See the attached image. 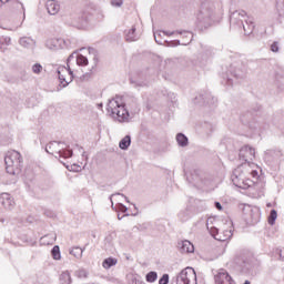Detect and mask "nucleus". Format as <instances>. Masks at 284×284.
<instances>
[{"instance_id": "f257e3e1", "label": "nucleus", "mask_w": 284, "mask_h": 284, "mask_svg": "<svg viewBox=\"0 0 284 284\" xmlns=\"http://www.w3.org/2000/svg\"><path fill=\"white\" fill-rule=\"evenodd\" d=\"M106 112L119 123H130L134 119V113L139 112V104L136 103V99H132L130 104L125 103L123 98L115 97L109 100Z\"/></svg>"}, {"instance_id": "f03ea898", "label": "nucleus", "mask_w": 284, "mask_h": 284, "mask_svg": "<svg viewBox=\"0 0 284 284\" xmlns=\"http://www.w3.org/2000/svg\"><path fill=\"white\" fill-rule=\"evenodd\" d=\"M230 23L235 28H243L244 34L254 32V20L247 17V12L244 10L233 11L230 16Z\"/></svg>"}, {"instance_id": "7ed1b4c3", "label": "nucleus", "mask_w": 284, "mask_h": 284, "mask_svg": "<svg viewBox=\"0 0 284 284\" xmlns=\"http://www.w3.org/2000/svg\"><path fill=\"white\" fill-rule=\"evenodd\" d=\"M4 164L8 174H12L13 176L21 172V168H23V158H21V153L19 151H9L4 156Z\"/></svg>"}, {"instance_id": "20e7f679", "label": "nucleus", "mask_w": 284, "mask_h": 284, "mask_svg": "<svg viewBox=\"0 0 284 284\" xmlns=\"http://www.w3.org/2000/svg\"><path fill=\"white\" fill-rule=\"evenodd\" d=\"M64 142H51L45 146L48 154H58L60 159H70L72 156V150Z\"/></svg>"}, {"instance_id": "39448f33", "label": "nucleus", "mask_w": 284, "mask_h": 284, "mask_svg": "<svg viewBox=\"0 0 284 284\" xmlns=\"http://www.w3.org/2000/svg\"><path fill=\"white\" fill-rule=\"evenodd\" d=\"M212 9H202L196 16V27L199 30H207L216 21Z\"/></svg>"}, {"instance_id": "423d86ee", "label": "nucleus", "mask_w": 284, "mask_h": 284, "mask_svg": "<svg viewBox=\"0 0 284 284\" xmlns=\"http://www.w3.org/2000/svg\"><path fill=\"white\" fill-rule=\"evenodd\" d=\"M243 166H239L233 171V174L231 176L232 183L235 185V187H240L241 190H247V187L252 186V180L247 178V173L243 172Z\"/></svg>"}, {"instance_id": "0eeeda50", "label": "nucleus", "mask_w": 284, "mask_h": 284, "mask_svg": "<svg viewBox=\"0 0 284 284\" xmlns=\"http://www.w3.org/2000/svg\"><path fill=\"white\" fill-rule=\"evenodd\" d=\"M214 223V219L210 217L206 221V227L211 234V236H213V239H215V241H230V239H232L233 233H232V229L230 230H224L221 233L219 232V229L216 226L213 225Z\"/></svg>"}, {"instance_id": "6e6552de", "label": "nucleus", "mask_w": 284, "mask_h": 284, "mask_svg": "<svg viewBox=\"0 0 284 284\" xmlns=\"http://www.w3.org/2000/svg\"><path fill=\"white\" fill-rule=\"evenodd\" d=\"M243 215L248 225H256L261 221V209L246 204L243 207Z\"/></svg>"}, {"instance_id": "1a4fd4ad", "label": "nucleus", "mask_w": 284, "mask_h": 284, "mask_svg": "<svg viewBox=\"0 0 284 284\" xmlns=\"http://www.w3.org/2000/svg\"><path fill=\"white\" fill-rule=\"evenodd\" d=\"M239 156L240 161H244V164H242L241 168L247 169L251 165H254L252 161H254L256 156V151L250 145H244L241 148Z\"/></svg>"}, {"instance_id": "9d476101", "label": "nucleus", "mask_w": 284, "mask_h": 284, "mask_svg": "<svg viewBox=\"0 0 284 284\" xmlns=\"http://www.w3.org/2000/svg\"><path fill=\"white\" fill-rule=\"evenodd\" d=\"M176 284H197L196 271L192 267L182 270L176 276Z\"/></svg>"}, {"instance_id": "9b49d317", "label": "nucleus", "mask_w": 284, "mask_h": 284, "mask_svg": "<svg viewBox=\"0 0 284 284\" xmlns=\"http://www.w3.org/2000/svg\"><path fill=\"white\" fill-rule=\"evenodd\" d=\"M57 72H58V79H59L62 88H68V85H70L72 79H74L72 70H70L65 67H59Z\"/></svg>"}, {"instance_id": "f8f14e48", "label": "nucleus", "mask_w": 284, "mask_h": 284, "mask_svg": "<svg viewBox=\"0 0 284 284\" xmlns=\"http://www.w3.org/2000/svg\"><path fill=\"white\" fill-rule=\"evenodd\" d=\"M163 37H172V34H181L182 37H184V39H187L186 41L182 42L180 40H176L175 43L176 45H190V43H192V39L194 36H192V32L190 31H173V32H169V31H162Z\"/></svg>"}, {"instance_id": "ddd939ff", "label": "nucleus", "mask_w": 284, "mask_h": 284, "mask_svg": "<svg viewBox=\"0 0 284 284\" xmlns=\"http://www.w3.org/2000/svg\"><path fill=\"white\" fill-rule=\"evenodd\" d=\"M215 284H234V280L224 268H220L214 275Z\"/></svg>"}, {"instance_id": "4468645a", "label": "nucleus", "mask_w": 284, "mask_h": 284, "mask_svg": "<svg viewBox=\"0 0 284 284\" xmlns=\"http://www.w3.org/2000/svg\"><path fill=\"white\" fill-rule=\"evenodd\" d=\"M0 203L4 206V210H12L14 207V197L9 193H1Z\"/></svg>"}, {"instance_id": "2eb2a0df", "label": "nucleus", "mask_w": 284, "mask_h": 284, "mask_svg": "<svg viewBox=\"0 0 284 284\" xmlns=\"http://www.w3.org/2000/svg\"><path fill=\"white\" fill-rule=\"evenodd\" d=\"M189 181L195 187H205V185H207V180L203 179V176L199 175L196 172L191 174V178H189Z\"/></svg>"}, {"instance_id": "dca6fc26", "label": "nucleus", "mask_w": 284, "mask_h": 284, "mask_svg": "<svg viewBox=\"0 0 284 284\" xmlns=\"http://www.w3.org/2000/svg\"><path fill=\"white\" fill-rule=\"evenodd\" d=\"M19 44L21 48H26L27 50H34L37 41L30 37H22L19 39Z\"/></svg>"}, {"instance_id": "f3484780", "label": "nucleus", "mask_w": 284, "mask_h": 284, "mask_svg": "<svg viewBox=\"0 0 284 284\" xmlns=\"http://www.w3.org/2000/svg\"><path fill=\"white\" fill-rule=\"evenodd\" d=\"M47 11L49 14L54 16L59 14V10H61V4L57 2L55 0H48L45 3Z\"/></svg>"}, {"instance_id": "a211bd4d", "label": "nucleus", "mask_w": 284, "mask_h": 284, "mask_svg": "<svg viewBox=\"0 0 284 284\" xmlns=\"http://www.w3.org/2000/svg\"><path fill=\"white\" fill-rule=\"evenodd\" d=\"M179 247L182 254H192L194 252V244L187 240L179 242Z\"/></svg>"}, {"instance_id": "6ab92c4d", "label": "nucleus", "mask_w": 284, "mask_h": 284, "mask_svg": "<svg viewBox=\"0 0 284 284\" xmlns=\"http://www.w3.org/2000/svg\"><path fill=\"white\" fill-rule=\"evenodd\" d=\"M119 263V260L116 257H106L102 262V267L104 270H110L111 267H114Z\"/></svg>"}, {"instance_id": "aec40b11", "label": "nucleus", "mask_w": 284, "mask_h": 284, "mask_svg": "<svg viewBox=\"0 0 284 284\" xmlns=\"http://www.w3.org/2000/svg\"><path fill=\"white\" fill-rule=\"evenodd\" d=\"M139 33H136V27H132L125 34L126 41H139Z\"/></svg>"}, {"instance_id": "412c9836", "label": "nucleus", "mask_w": 284, "mask_h": 284, "mask_svg": "<svg viewBox=\"0 0 284 284\" xmlns=\"http://www.w3.org/2000/svg\"><path fill=\"white\" fill-rule=\"evenodd\" d=\"M131 143H132V138L130 135H126L120 141L119 148L120 150H128Z\"/></svg>"}, {"instance_id": "4be33fe9", "label": "nucleus", "mask_w": 284, "mask_h": 284, "mask_svg": "<svg viewBox=\"0 0 284 284\" xmlns=\"http://www.w3.org/2000/svg\"><path fill=\"white\" fill-rule=\"evenodd\" d=\"M176 141L180 148H187L189 140H187V136H185V134L178 133Z\"/></svg>"}, {"instance_id": "5701e85b", "label": "nucleus", "mask_w": 284, "mask_h": 284, "mask_svg": "<svg viewBox=\"0 0 284 284\" xmlns=\"http://www.w3.org/2000/svg\"><path fill=\"white\" fill-rule=\"evenodd\" d=\"M60 281L62 284H72V276L69 271H64L60 275Z\"/></svg>"}, {"instance_id": "b1692460", "label": "nucleus", "mask_w": 284, "mask_h": 284, "mask_svg": "<svg viewBox=\"0 0 284 284\" xmlns=\"http://www.w3.org/2000/svg\"><path fill=\"white\" fill-rule=\"evenodd\" d=\"M53 43H58V50H59V48L61 50H63L65 48H70V40H65V39H62V38L55 39L53 41Z\"/></svg>"}, {"instance_id": "393cba45", "label": "nucleus", "mask_w": 284, "mask_h": 284, "mask_svg": "<svg viewBox=\"0 0 284 284\" xmlns=\"http://www.w3.org/2000/svg\"><path fill=\"white\" fill-rule=\"evenodd\" d=\"M245 67H239L234 70L233 77H235V79H243L245 77Z\"/></svg>"}, {"instance_id": "a878e982", "label": "nucleus", "mask_w": 284, "mask_h": 284, "mask_svg": "<svg viewBox=\"0 0 284 284\" xmlns=\"http://www.w3.org/2000/svg\"><path fill=\"white\" fill-rule=\"evenodd\" d=\"M266 156H272L273 161H278L283 156V153L281 151L271 150L266 152Z\"/></svg>"}, {"instance_id": "bb28decb", "label": "nucleus", "mask_w": 284, "mask_h": 284, "mask_svg": "<svg viewBox=\"0 0 284 284\" xmlns=\"http://www.w3.org/2000/svg\"><path fill=\"white\" fill-rule=\"evenodd\" d=\"M156 278H159V274L154 271H151L145 275L146 283H155Z\"/></svg>"}, {"instance_id": "cd10ccee", "label": "nucleus", "mask_w": 284, "mask_h": 284, "mask_svg": "<svg viewBox=\"0 0 284 284\" xmlns=\"http://www.w3.org/2000/svg\"><path fill=\"white\" fill-rule=\"evenodd\" d=\"M51 254L54 261H61V250L59 248V245L53 246Z\"/></svg>"}, {"instance_id": "c85d7f7f", "label": "nucleus", "mask_w": 284, "mask_h": 284, "mask_svg": "<svg viewBox=\"0 0 284 284\" xmlns=\"http://www.w3.org/2000/svg\"><path fill=\"white\" fill-rule=\"evenodd\" d=\"M89 61H88V57L83 55V54H78L77 55V64L78 65H88Z\"/></svg>"}, {"instance_id": "c756f323", "label": "nucleus", "mask_w": 284, "mask_h": 284, "mask_svg": "<svg viewBox=\"0 0 284 284\" xmlns=\"http://www.w3.org/2000/svg\"><path fill=\"white\" fill-rule=\"evenodd\" d=\"M75 276L78 278H88L90 276V273L85 268H80L75 271Z\"/></svg>"}, {"instance_id": "7c9ffc66", "label": "nucleus", "mask_w": 284, "mask_h": 284, "mask_svg": "<svg viewBox=\"0 0 284 284\" xmlns=\"http://www.w3.org/2000/svg\"><path fill=\"white\" fill-rule=\"evenodd\" d=\"M70 254L75 256V258H81L83 256V250L81 247H74L70 251Z\"/></svg>"}, {"instance_id": "2f4dec72", "label": "nucleus", "mask_w": 284, "mask_h": 284, "mask_svg": "<svg viewBox=\"0 0 284 284\" xmlns=\"http://www.w3.org/2000/svg\"><path fill=\"white\" fill-rule=\"evenodd\" d=\"M277 216H278V213H276V210H272L270 215H268V224L274 225V223L276 222Z\"/></svg>"}, {"instance_id": "473e14b6", "label": "nucleus", "mask_w": 284, "mask_h": 284, "mask_svg": "<svg viewBox=\"0 0 284 284\" xmlns=\"http://www.w3.org/2000/svg\"><path fill=\"white\" fill-rule=\"evenodd\" d=\"M57 39L48 40L45 45L49 48V50H59L58 43H54Z\"/></svg>"}, {"instance_id": "72a5a7b5", "label": "nucleus", "mask_w": 284, "mask_h": 284, "mask_svg": "<svg viewBox=\"0 0 284 284\" xmlns=\"http://www.w3.org/2000/svg\"><path fill=\"white\" fill-rule=\"evenodd\" d=\"M42 71H43V67L40 63H36L32 65L33 74H41Z\"/></svg>"}, {"instance_id": "f704fd0d", "label": "nucleus", "mask_w": 284, "mask_h": 284, "mask_svg": "<svg viewBox=\"0 0 284 284\" xmlns=\"http://www.w3.org/2000/svg\"><path fill=\"white\" fill-rule=\"evenodd\" d=\"M113 196H123L126 201V203H130V200L128 199V196H125L123 193H113L110 195V202H111V206L114 209V202L112 201Z\"/></svg>"}, {"instance_id": "c9c22d12", "label": "nucleus", "mask_w": 284, "mask_h": 284, "mask_svg": "<svg viewBox=\"0 0 284 284\" xmlns=\"http://www.w3.org/2000/svg\"><path fill=\"white\" fill-rule=\"evenodd\" d=\"M161 37H163V31H156L154 32V39L159 43V45H162L163 42H161Z\"/></svg>"}, {"instance_id": "e433bc0d", "label": "nucleus", "mask_w": 284, "mask_h": 284, "mask_svg": "<svg viewBox=\"0 0 284 284\" xmlns=\"http://www.w3.org/2000/svg\"><path fill=\"white\" fill-rule=\"evenodd\" d=\"M115 210H118V212H122L123 214H125V212H128V206H125L124 204L122 203H118L115 205Z\"/></svg>"}, {"instance_id": "4c0bfd02", "label": "nucleus", "mask_w": 284, "mask_h": 284, "mask_svg": "<svg viewBox=\"0 0 284 284\" xmlns=\"http://www.w3.org/2000/svg\"><path fill=\"white\" fill-rule=\"evenodd\" d=\"M170 283V275L163 274L162 277L159 280V284H169Z\"/></svg>"}, {"instance_id": "58836bf2", "label": "nucleus", "mask_w": 284, "mask_h": 284, "mask_svg": "<svg viewBox=\"0 0 284 284\" xmlns=\"http://www.w3.org/2000/svg\"><path fill=\"white\" fill-rule=\"evenodd\" d=\"M111 4L114 8H121V6H123V0H111Z\"/></svg>"}, {"instance_id": "ea45409f", "label": "nucleus", "mask_w": 284, "mask_h": 284, "mask_svg": "<svg viewBox=\"0 0 284 284\" xmlns=\"http://www.w3.org/2000/svg\"><path fill=\"white\" fill-rule=\"evenodd\" d=\"M271 51L272 52H278V42H273L271 44Z\"/></svg>"}, {"instance_id": "a19ab883", "label": "nucleus", "mask_w": 284, "mask_h": 284, "mask_svg": "<svg viewBox=\"0 0 284 284\" xmlns=\"http://www.w3.org/2000/svg\"><path fill=\"white\" fill-rule=\"evenodd\" d=\"M247 174H252L253 178H256V176H258V171L251 170Z\"/></svg>"}, {"instance_id": "79ce46f5", "label": "nucleus", "mask_w": 284, "mask_h": 284, "mask_svg": "<svg viewBox=\"0 0 284 284\" xmlns=\"http://www.w3.org/2000/svg\"><path fill=\"white\" fill-rule=\"evenodd\" d=\"M214 205L216 210H219L220 212L223 211V206L221 205V202H215Z\"/></svg>"}, {"instance_id": "37998d69", "label": "nucleus", "mask_w": 284, "mask_h": 284, "mask_svg": "<svg viewBox=\"0 0 284 284\" xmlns=\"http://www.w3.org/2000/svg\"><path fill=\"white\" fill-rule=\"evenodd\" d=\"M125 216H130V214H124V215H122L121 216V214H118V219H119V221H122L123 219H125Z\"/></svg>"}, {"instance_id": "c03bdc74", "label": "nucleus", "mask_w": 284, "mask_h": 284, "mask_svg": "<svg viewBox=\"0 0 284 284\" xmlns=\"http://www.w3.org/2000/svg\"><path fill=\"white\" fill-rule=\"evenodd\" d=\"M93 61H94V65H97V61H99V59H97V55L93 57Z\"/></svg>"}, {"instance_id": "a18cd8bd", "label": "nucleus", "mask_w": 284, "mask_h": 284, "mask_svg": "<svg viewBox=\"0 0 284 284\" xmlns=\"http://www.w3.org/2000/svg\"><path fill=\"white\" fill-rule=\"evenodd\" d=\"M71 59H74V53H72V54L68 58V61H70Z\"/></svg>"}, {"instance_id": "49530a36", "label": "nucleus", "mask_w": 284, "mask_h": 284, "mask_svg": "<svg viewBox=\"0 0 284 284\" xmlns=\"http://www.w3.org/2000/svg\"><path fill=\"white\" fill-rule=\"evenodd\" d=\"M92 52H94V49L89 48V54H92Z\"/></svg>"}, {"instance_id": "de8ad7c7", "label": "nucleus", "mask_w": 284, "mask_h": 284, "mask_svg": "<svg viewBox=\"0 0 284 284\" xmlns=\"http://www.w3.org/2000/svg\"><path fill=\"white\" fill-rule=\"evenodd\" d=\"M227 83H229V85H232V80L229 79V80H227Z\"/></svg>"}, {"instance_id": "09e8293b", "label": "nucleus", "mask_w": 284, "mask_h": 284, "mask_svg": "<svg viewBox=\"0 0 284 284\" xmlns=\"http://www.w3.org/2000/svg\"><path fill=\"white\" fill-rule=\"evenodd\" d=\"M243 284H251V283H250V281L246 280Z\"/></svg>"}]
</instances>
